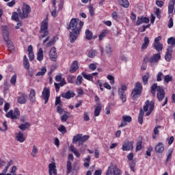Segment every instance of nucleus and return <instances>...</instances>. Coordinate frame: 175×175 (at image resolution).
I'll list each match as a JSON object with an SVG mask.
<instances>
[{
    "instance_id": "39",
    "label": "nucleus",
    "mask_w": 175,
    "mask_h": 175,
    "mask_svg": "<svg viewBox=\"0 0 175 175\" xmlns=\"http://www.w3.org/2000/svg\"><path fill=\"white\" fill-rule=\"evenodd\" d=\"M105 53L108 57L111 55V46H110V44H109L105 46Z\"/></svg>"
},
{
    "instance_id": "12",
    "label": "nucleus",
    "mask_w": 175,
    "mask_h": 175,
    "mask_svg": "<svg viewBox=\"0 0 175 175\" xmlns=\"http://www.w3.org/2000/svg\"><path fill=\"white\" fill-rule=\"evenodd\" d=\"M127 88L126 85H122V87L118 89V95L123 103L126 102V94H125V91H126Z\"/></svg>"
},
{
    "instance_id": "60",
    "label": "nucleus",
    "mask_w": 175,
    "mask_h": 175,
    "mask_svg": "<svg viewBox=\"0 0 175 175\" xmlns=\"http://www.w3.org/2000/svg\"><path fill=\"white\" fill-rule=\"evenodd\" d=\"M167 141L168 142L169 146H172V144H173V142H174V137L171 136L170 138L167 139Z\"/></svg>"
},
{
    "instance_id": "4",
    "label": "nucleus",
    "mask_w": 175,
    "mask_h": 175,
    "mask_svg": "<svg viewBox=\"0 0 175 175\" xmlns=\"http://www.w3.org/2000/svg\"><path fill=\"white\" fill-rule=\"evenodd\" d=\"M1 31L3 38L7 43L9 50H13L14 49V46H13V42H12L9 39V29L6 26H2Z\"/></svg>"
},
{
    "instance_id": "33",
    "label": "nucleus",
    "mask_w": 175,
    "mask_h": 175,
    "mask_svg": "<svg viewBox=\"0 0 175 175\" xmlns=\"http://www.w3.org/2000/svg\"><path fill=\"white\" fill-rule=\"evenodd\" d=\"M153 47L158 52L162 51V50L163 49V44H162L161 42L153 43Z\"/></svg>"
},
{
    "instance_id": "15",
    "label": "nucleus",
    "mask_w": 175,
    "mask_h": 175,
    "mask_svg": "<svg viewBox=\"0 0 175 175\" xmlns=\"http://www.w3.org/2000/svg\"><path fill=\"white\" fill-rule=\"evenodd\" d=\"M173 53V46H167V52L165 55V59L167 60V62L172 60V53Z\"/></svg>"
},
{
    "instance_id": "58",
    "label": "nucleus",
    "mask_w": 175,
    "mask_h": 175,
    "mask_svg": "<svg viewBox=\"0 0 175 175\" xmlns=\"http://www.w3.org/2000/svg\"><path fill=\"white\" fill-rule=\"evenodd\" d=\"M107 79L109 80L111 85H114V77L112 75H108Z\"/></svg>"
},
{
    "instance_id": "52",
    "label": "nucleus",
    "mask_w": 175,
    "mask_h": 175,
    "mask_svg": "<svg viewBox=\"0 0 175 175\" xmlns=\"http://www.w3.org/2000/svg\"><path fill=\"white\" fill-rule=\"evenodd\" d=\"M173 80V77L170 75L164 76V81L165 83H169V81H172Z\"/></svg>"
},
{
    "instance_id": "44",
    "label": "nucleus",
    "mask_w": 175,
    "mask_h": 175,
    "mask_svg": "<svg viewBox=\"0 0 175 175\" xmlns=\"http://www.w3.org/2000/svg\"><path fill=\"white\" fill-rule=\"evenodd\" d=\"M97 54L96 51L91 49L89 52H88V57L89 58H94V57H95Z\"/></svg>"
},
{
    "instance_id": "32",
    "label": "nucleus",
    "mask_w": 175,
    "mask_h": 175,
    "mask_svg": "<svg viewBox=\"0 0 175 175\" xmlns=\"http://www.w3.org/2000/svg\"><path fill=\"white\" fill-rule=\"evenodd\" d=\"M43 49L42 48H40L37 53V60L41 62V61H43Z\"/></svg>"
},
{
    "instance_id": "1",
    "label": "nucleus",
    "mask_w": 175,
    "mask_h": 175,
    "mask_svg": "<svg viewBox=\"0 0 175 175\" xmlns=\"http://www.w3.org/2000/svg\"><path fill=\"white\" fill-rule=\"evenodd\" d=\"M84 25V22L80 21L79 22V18H72L70 21L69 25L67 27V29L70 31V43H73L76 42V39L79 35H80V32H81V28Z\"/></svg>"
},
{
    "instance_id": "21",
    "label": "nucleus",
    "mask_w": 175,
    "mask_h": 175,
    "mask_svg": "<svg viewBox=\"0 0 175 175\" xmlns=\"http://www.w3.org/2000/svg\"><path fill=\"white\" fill-rule=\"evenodd\" d=\"M29 98L32 103H35V102L36 101V92H35V90L31 89L30 90Z\"/></svg>"
},
{
    "instance_id": "46",
    "label": "nucleus",
    "mask_w": 175,
    "mask_h": 175,
    "mask_svg": "<svg viewBox=\"0 0 175 175\" xmlns=\"http://www.w3.org/2000/svg\"><path fill=\"white\" fill-rule=\"evenodd\" d=\"M69 118V112H66L65 114L62 116L61 120L62 122H66V120Z\"/></svg>"
},
{
    "instance_id": "62",
    "label": "nucleus",
    "mask_w": 175,
    "mask_h": 175,
    "mask_svg": "<svg viewBox=\"0 0 175 175\" xmlns=\"http://www.w3.org/2000/svg\"><path fill=\"white\" fill-rule=\"evenodd\" d=\"M135 166H136V163L133 161H131L129 164V167L131 168V170H132V172H135Z\"/></svg>"
},
{
    "instance_id": "28",
    "label": "nucleus",
    "mask_w": 175,
    "mask_h": 175,
    "mask_svg": "<svg viewBox=\"0 0 175 175\" xmlns=\"http://www.w3.org/2000/svg\"><path fill=\"white\" fill-rule=\"evenodd\" d=\"M174 4H175V0H171L169 2V4H168L169 14H172V13H173V12L174 11Z\"/></svg>"
},
{
    "instance_id": "49",
    "label": "nucleus",
    "mask_w": 175,
    "mask_h": 175,
    "mask_svg": "<svg viewBox=\"0 0 175 175\" xmlns=\"http://www.w3.org/2000/svg\"><path fill=\"white\" fill-rule=\"evenodd\" d=\"M82 83H83V77H81V75H79L76 80V84L77 85H81Z\"/></svg>"
},
{
    "instance_id": "9",
    "label": "nucleus",
    "mask_w": 175,
    "mask_h": 175,
    "mask_svg": "<svg viewBox=\"0 0 175 175\" xmlns=\"http://www.w3.org/2000/svg\"><path fill=\"white\" fill-rule=\"evenodd\" d=\"M155 103L154 101H150L147 100L145 103V105L144 106V111H148L146 113V116H150L151 113H152V110H154Z\"/></svg>"
},
{
    "instance_id": "64",
    "label": "nucleus",
    "mask_w": 175,
    "mask_h": 175,
    "mask_svg": "<svg viewBox=\"0 0 175 175\" xmlns=\"http://www.w3.org/2000/svg\"><path fill=\"white\" fill-rule=\"evenodd\" d=\"M168 28H173V18H170L168 22Z\"/></svg>"
},
{
    "instance_id": "30",
    "label": "nucleus",
    "mask_w": 175,
    "mask_h": 175,
    "mask_svg": "<svg viewBox=\"0 0 175 175\" xmlns=\"http://www.w3.org/2000/svg\"><path fill=\"white\" fill-rule=\"evenodd\" d=\"M148 44H150V38L146 36L144 37V43L142 45V50H146V49L148 47Z\"/></svg>"
},
{
    "instance_id": "19",
    "label": "nucleus",
    "mask_w": 175,
    "mask_h": 175,
    "mask_svg": "<svg viewBox=\"0 0 175 175\" xmlns=\"http://www.w3.org/2000/svg\"><path fill=\"white\" fill-rule=\"evenodd\" d=\"M155 151L159 154H162L163 151H165V145L162 144V142H159L155 146Z\"/></svg>"
},
{
    "instance_id": "29",
    "label": "nucleus",
    "mask_w": 175,
    "mask_h": 175,
    "mask_svg": "<svg viewBox=\"0 0 175 175\" xmlns=\"http://www.w3.org/2000/svg\"><path fill=\"white\" fill-rule=\"evenodd\" d=\"M55 80H56V81H60V83H59L60 87H64V85H65V84H66V81H65V79L62 78V77L61 75H57L55 77Z\"/></svg>"
},
{
    "instance_id": "16",
    "label": "nucleus",
    "mask_w": 175,
    "mask_h": 175,
    "mask_svg": "<svg viewBox=\"0 0 175 175\" xmlns=\"http://www.w3.org/2000/svg\"><path fill=\"white\" fill-rule=\"evenodd\" d=\"M75 92L73 91L68 90L66 92L62 93L61 94L62 98L64 99H70L71 98H75Z\"/></svg>"
},
{
    "instance_id": "10",
    "label": "nucleus",
    "mask_w": 175,
    "mask_h": 175,
    "mask_svg": "<svg viewBox=\"0 0 175 175\" xmlns=\"http://www.w3.org/2000/svg\"><path fill=\"white\" fill-rule=\"evenodd\" d=\"M105 175H121V170L117 167V165L111 164L108 167Z\"/></svg>"
},
{
    "instance_id": "57",
    "label": "nucleus",
    "mask_w": 175,
    "mask_h": 175,
    "mask_svg": "<svg viewBox=\"0 0 175 175\" xmlns=\"http://www.w3.org/2000/svg\"><path fill=\"white\" fill-rule=\"evenodd\" d=\"M83 121H90V114L88 112L83 113Z\"/></svg>"
},
{
    "instance_id": "25",
    "label": "nucleus",
    "mask_w": 175,
    "mask_h": 175,
    "mask_svg": "<svg viewBox=\"0 0 175 175\" xmlns=\"http://www.w3.org/2000/svg\"><path fill=\"white\" fill-rule=\"evenodd\" d=\"M29 58L30 61L35 59V55L33 54V47L32 45L28 46Z\"/></svg>"
},
{
    "instance_id": "59",
    "label": "nucleus",
    "mask_w": 175,
    "mask_h": 175,
    "mask_svg": "<svg viewBox=\"0 0 175 175\" xmlns=\"http://www.w3.org/2000/svg\"><path fill=\"white\" fill-rule=\"evenodd\" d=\"M154 14L157 16V18H161V10L159 8H156Z\"/></svg>"
},
{
    "instance_id": "17",
    "label": "nucleus",
    "mask_w": 175,
    "mask_h": 175,
    "mask_svg": "<svg viewBox=\"0 0 175 175\" xmlns=\"http://www.w3.org/2000/svg\"><path fill=\"white\" fill-rule=\"evenodd\" d=\"M150 23V19L148 18L143 17V16H138L136 25H142V24H148Z\"/></svg>"
},
{
    "instance_id": "43",
    "label": "nucleus",
    "mask_w": 175,
    "mask_h": 175,
    "mask_svg": "<svg viewBox=\"0 0 175 175\" xmlns=\"http://www.w3.org/2000/svg\"><path fill=\"white\" fill-rule=\"evenodd\" d=\"M57 129L59 132L62 133V135H65V133H66V128L62 124H61Z\"/></svg>"
},
{
    "instance_id": "40",
    "label": "nucleus",
    "mask_w": 175,
    "mask_h": 175,
    "mask_svg": "<svg viewBox=\"0 0 175 175\" xmlns=\"http://www.w3.org/2000/svg\"><path fill=\"white\" fill-rule=\"evenodd\" d=\"M46 72H47V69L46 68V67H42L41 68V70L38 72L36 75V76H44V75H46Z\"/></svg>"
},
{
    "instance_id": "38",
    "label": "nucleus",
    "mask_w": 175,
    "mask_h": 175,
    "mask_svg": "<svg viewBox=\"0 0 175 175\" xmlns=\"http://www.w3.org/2000/svg\"><path fill=\"white\" fill-rule=\"evenodd\" d=\"M144 116V111L143 109L140 110L139 116H138V122L142 125L143 124V117Z\"/></svg>"
},
{
    "instance_id": "14",
    "label": "nucleus",
    "mask_w": 175,
    "mask_h": 175,
    "mask_svg": "<svg viewBox=\"0 0 175 175\" xmlns=\"http://www.w3.org/2000/svg\"><path fill=\"white\" fill-rule=\"evenodd\" d=\"M132 122V117L129 116H123L122 120L120 122L119 128H124L128 125V122Z\"/></svg>"
},
{
    "instance_id": "48",
    "label": "nucleus",
    "mask_w": 175,
    "mask_h": 175,
    "mask_svg": "<svg viewBox=\"0 0 175 175\" xmlns=\"http://www.w3.org/2000/svg\"><path fill=\"white\" fill-rule=\"evenodd\" d=\"M28 126H29V123L26 122L25 124H21L18 128L21 130V131H25L27 129V128H28Z\"/></svg>"
},
{
    "instance_id": "31",
    "label": "nucleus",
    "mask_w": 175,
    "mask_h": 175,
    "mask_svg": "<svg viewBox=\"0 0 175 175\" xmlns=\"http://www.w3.org/2000/svg\"><path fill=\"white\" fill-rule=\"evenodd\" d=\"M70 151H72V152H73V154L75 155L77 158H80L81 157L80 152H79V150L75 148L74 146H70Z\"/></svg>"
},
{
    "instance_id": "3",
    "label": "nucleus",
    "mask_w": 175,
    "mask_h": 175,
    "mask_svg": "<svg viewBox=\"0 0 175 175\" xmlns=\"http://www.w3.org/2000/svg\"><path fill=\"white\" fill-rule=\"evenodd\" d=\"M31 6H29V5L27 3H23V6L22 8V12L20 9L18 10V16L21 18V20L28 18V17H29V13H31Z\"/></svg>"
},
{
    "instance_id": "54",
    "label": "nucleus",
    "mask_w": 175,
    "mask_h": 175,
    "mask_svg": "<svg viewBox=\"0 0 175 175\" xmlns=\"http://www.w3.org/2000/svg\"><path fill=\"white\" fill-rule=\"evenodd\" d=\"M149 77H150V74L148 73H147L145 76L142 77V80L144 84H147V83L148 82Z\"/></svg>"
},
{
    "instance_id": "50",
    "label": "nucleus",
    "mask_w": 175,
    "mask_h": 175,
    "mask_svg": "<svg viewBox=\"0 0 175 175\" xmlns=\"http://www.w3.org/2000/svg\"><path fill=\"white\" fill-rule=\"evenodd\" d=\"M16 81H17V75H14L11 79H10V83L11 84H12L13 85H16Z\"/></svg>"
},
{
    "instance_id": "23",
    "label": "nucleus",
    "mask_w": 175,
    "mask_h": 175,
    "mask_svg": "<svg viewBox=\"0 0 175 175\" xmlns=\"http://www.w3.org/2000/svg\"><path fill=\"white\" fill-rule=\"evenodd\" d=\"M77 69H79V62L77 61H75L72 62L70 68V73H75Z\"/></svg>"
},
{
    "instance_id": "6",
    "label": "nucleus",
    "mask_w": 175,
    "mask_h": 175,
    "mask_svg": "<svg viewBox=\"0 0 175 175\" xmlns=\"http://www.w3.org/2000/svg\"><path fill=\"white\" fill-rule=\"evenodd\" d=\"M142 90H143L142 83L137 82L133 92H131V98L133 100H136V99L142 95Z\"/></svg>"
},
{
    "instance_id": "42",
    "label": "nucleus",
    "mask_w": 175,
    "mask_h": 175,
    "mask_svg": "<svg viewBox=\"0 0 175 175\" xmlns=\"http://www.w3.org/2000/svg\"><path fill=\"white\" fill-rule=\"evenodd\" d=\"M84 164L83 166L85 167H90V161H91V157L88 156L86 159H85L84 160Z\"/></svg>"
},
{
    "instance_id": "61",
    "label": "nucleus",
    "mask_w": 175,
    "mask_h": 175,
    "mask_svg": "<svg viewBox=\"0 0 175 175\" xmlns=\"http://www.w3.org/2000/svg\"><path fill=\"white\" fill-rule=\"evenodd\" d=\"M151 152H152V146H150L146 150L147 157H151Z\"/></svg>"
},
{
    "instance_id": "41",
    "label": "nucleus",
    "mask_w": 175,
    "mask_h": 175,
    "mask_svg": "<svg viewBox=\"0 0 175 175\" xmlns=\"http://www.w3.org/2000/svg\"><path fill=\"white\" fill-rule=\"evenodd\" d=\"M38 152H39V150L38 149L36 146H33V149L31 153V156L33 157H36V154H38Z\"/></svg>"
},
{
    "instance_id": "56",
    "label": "nucleus",
    "mask_w": 175,
    "mask_h": 175,
    "mask_svg": "<svg viewBox=\"0 0 175 175\" xmlns=\"http://www.w3.org/2000/svg\"><path fill=\"white\" fill-rule=\"evenodd\" d=\"M162 77H163V73L162 72H159L157 76V81H162Z\"/></svg>"
},
{
    "instance_id": "51",
    "label": "nucleus",
    "mask_w": 175,
    "mask_h": 175,
    "mask_svg": "<svg viewBox=\"0 0 175 175\" xmlns=\"http://www.w3.org/2000/svg\"><path fill=\"white\" fill-rule=\"evenodd\" d=\"M18 18H20V16H18V13L17 12L12 13V20H14V21H18Z\"/></svg>"
},
{
    "instance_id": "36",
    "label": "nucleus",
    "mask_w": 175,
    "mask_h": 175,
    "mask_svg": "<svg viewBox=\"0 0 175 175\" xmlns=\"http://www.w3.org/2000/svg\"><path fill=\"white\" fill-rule=\"evenodd\" d=\"M85 39L87 40H91L92 39V31H90V29H87L85 32Z\"/></svg>"
},
{
    "instance_id": "20",
    "label": "nucleus",
    "mask_w": 175,
    "mask_h": 175,
    "mask_svg": "<svg viewBox=\"0 0 175 175\" xmlns=\"http://www.w3.org/2000/svg\"><path fill=\"white\" fill-rule=\"evenodd\" d=\"M49 57L51 61H55L57 59V49L55 47L51 49Z\"/></svg>"
},
{
    "instance_id": "8",
    "label": "nucleus",
    "mask_w": 175,
    "mask_h": 175,
    "mask_svg": "<svg viewBox=\"0 0 175 175\" xmlns=\"http://www.w3.org/2000/svg\"><path fill=\"white\" fill-rule=\"evenodd\" d=\"M161 59V53H156L153 56L148 57H145L144 59V62H150L151 66H154V65L158 64V62Z\"/></svg>"
},
{
    "instance_id": "24",
    "label": "nucleus",
    "mask_w": 175,
    "mask_h": 175,
    "mask_svg": "<svg viewBox=\"0 0 175 175\" xmlns=\"http://www.w3.org/2000/svg\"><path fill=\"white\" fill-rule=\"evenodd\" d=\"M27 99H28V96L27 94H22L21 96L18 98V102L21 105H24L27 103Z\"/></svg>"
},
{
    "instance_id": "7",
    "label": "nucleus",
    "mask_w": 175,
    "mask_h": 175,
    "mask_svg": "<svg viewBox=\"0 0 175 175\" xmlns=\"http://www.w3.org/2000/svg\"><path fill=\"white\" fill-rule=\"evenodd\" d=\"M90 139V135H83V134H77V135H75L72 138V143H77L79 146H83L87 140Z\"/></svg>"
},
{
    "instance_id": "53",
    "label": "nucleus",
    "mask_w": 175,
    "mask_h": 175,
    "mask_svg": "<svg viewBox=\"0 0 175 175\" xmlns=\"http://www.w3.org/2000/svg\"><path fill=\"white\" fill-rule=\"evenodd\" d=\"M142 141H139L137 143L136 148H135L136 152H137V151H140V150H142Z\"/></svg>"
},
{
    "instance_id": "2",
    "label": "nucleus",
    "mask_w": 175,
    "mask_h": 175,
    "mask_svg": "<svg viewBox=\"0 0 175 175\" xmlns=\"http://www.w3.org/2000/svg\"><path fill=\"white\" fill-rule=\"evenodd\" d=\"M151 94L155 96V92H157V97L159 102H162L165 98V89L163 87L158 86L157 83L153 84L150 88Z\"/></svg>"
},
{
    "instance_id": "63",
    "label": "nucleus",
    "mask_w": 175,
    "mask_h": 175,
    "mask_svg": "<svg viewBox=\"0 0 175 175\" xmlns=\"http://www.w3.org/2000/svg\"><path fill=\"white\" fill-rule=\"evenodd\" d=\"M89 69H90V70H96V64H91L89 66Z\"/></svg>"
},
{
    "instance_id": "26",
    "label": "nucleus",
    "mask_w": 175,
    "mask_h": 175,
    "mask_svg": "<svg viewBox=\"0 0 175 175\" xmlns=\"http://www.w3.org/2000/svg\"><path fill=\"white\" fill-rule=\"evenodd\" d=\"M117 1H118V3H119V5L122 6V8H124L125 9H128V8H129V1L117 0Z\"/></svg>"
},
{
    "instance_id": "11",
    "label": "nucleus",
    "mask_w": 175,
    "mask_h": 175,
    "mask_svg": "<svg viewBox=\"0 0 175 175\" xmlns=\"http://www.w3.org/2000/svg\"><path fill=\"white\" fill-rule=\"evenodd\" d=\"M5 117L12 118V120H17V118H20V111L18 109H15L14 111L11 109L5 114Z\"/></svg>"
},
{
    "instance_id": "34",
    "label": "nucleus",
    "mask_w": 175,
    "mask_h": 175,
    "mask_svg": "<svg viewBox=\"0 0 175 175\" xmlns=\"http://www.w3.org/2000/svg\"><path fill=\"white\" fill-rule=\"evenodd\" d=\"M23 66L25 69L29 70V62L28 61V58L27 55L23 56Z\"/></svg>"
},
{
    "instance_id": "5",
    "label": "nucleus",
    "mask_w": 175,
    "mask_h": 175,
    "mask_svg": "<svg viewBox=\"0 0 175 175\" xmlns=\"http://www.w3.org/2000/svg\"><path fill=\"white\" fill-rule=\"evenodd\" d=\"M40 33V39H43V38H46L49 35V20L44 19L42 22Z\"/></svg>"
},
{
    "instance_id": "22",
    "label": "nucleus",
    "mask_w": 175,
    "mask_h": 175,
    "mask_svg": "<svg viewBox=\"0 0 175 175\" xmlns=\"http://www.w3.org/2000/svg\"><path fill=\"white\" fill-rule=\"evenodd\" d=\"M16 139L19 143H24L25 142V137H24V134L21 132L16 133Z\"/></svg>"
},
{
    "instance_id": "47",
    "label": "nucleus",
    "mask_w": 175,
    "mask_h": 175,
    "mask_svg": "<svg viewBox=\"0 0 175 175\" xmlns=\"http://www.w3.org/2000/svg\"><path fill=\"white\" fill-rule=\"evenodd\" d=\"M107 33V30L103 31L98 36L99 40H103Z\"/></svg>"
},
{
    "instance_id": "27",
    "label": "nucleus",
    "mask_w": 175,
    "mask_h": 175,
    "mask_svg": "<svg viewBox=\"0 0 175 175\" xmlns=\"http://www.w3.org/2000/svg\"><path fill=\"white\" fill-rule=\"evenodd\" d=\"M102 111V105L100 104H97L94 109V117H99L100 111Z\"/></svg>"
},
{
    "instance_id": "35",
    "label": "nucleus",
    "mask_w": 175,
    "mask_h": 175,
    "mask_svg": "<svg viewBox=\"0 0 175 175\" xmlns=\"http://www.w3.org/2000/svg\"><path fill=\"white\" fill-rule=\"evenodd\" d=\"M167 44H170L168 47H172L173 49V47L175 46V38L174 37H170L167 39Z\"/></svg>"
},
{
    "instance_id": "37",
    "label": "nucleus",
    "mask_w": 175,
    "mask_h": 175,
    "mask_svg": "<svg viewBox=\"0 0 175 175\" xmlns=\"http://www.w3.org/2000/svg\"><path fill=\"white\" fill-rule=\"evenodd\" d=\"M81 75L83 77H84L86 80H89V81H92L93 80V77L91 74L88 75L85 72H81Z\"/></svg>"
},
{
    "instance_id": "55",
    "label": "nucleus",
    "mask_w": 175,
    "mask_h": 175,
    "mask_svg": "<svg viewBox=\"0 0 175 175\" xmlns=\"http://www.w3.org/2000/svg\"><path fill=\"white\" fill-rule=\"evenodd\" d=\"M111 17L115 21H118V14H117L116 12H113L111 13Z\"/></svg>"
},
{
    "instance_id": "13",
    "label": "nucleus",
    "mask_w": 175,
    "mask_h": 175,
    "mask_svg": "<svg viewBox=\"0 0 175 175\" xmlns=\"http://www.w3.org/2000/svg\"><path fill=\"white\" fill-rule=\"evenodd\" d=\"M42 98L44 100V104L46 105L50 99V89L49 88H44L42 92Z\"/></svg>"
},
{
    "instance_id": "45",
    "label": "nucleus",
    "mask_w": 175,
    "mask_h": 175,
    "mask_svg": "<svg viewBox=\"0 0 175 175\" xmlns=\"http://www.w3.org/2000/svg\"><path fill=\"white\" fill-rule=\"evenodd\" d=\"M66 167H67L66 173L67 174H69L72 172V162L67 161Z\"/></svg>"
},
{
    "instance_id": "18",
    "label": "nucleus",
    "mask_w": 175,
    "mask_h": 175,
    "mask_svg": "<svg viewBox=\"0 0 175 175\" xmlns=\"http://www.w3.org/2000/svg\"><path fill=\"white\" fill-rule=\"evenodd\" d=\"M133 148V143L126 142H124L122 145V150L123 151H131Z\"/></svg>"
}]
</instances>
